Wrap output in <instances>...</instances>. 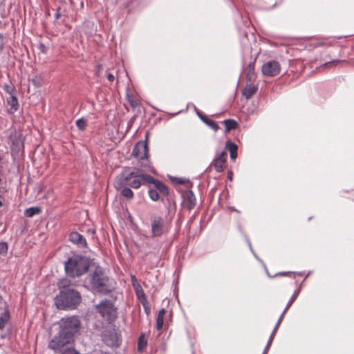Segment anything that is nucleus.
I'll return each mask as SVG.
<instances>
[{"label": "nucleus", "instance_id": "nucleus-46", "mask_svg": "<svg viewBox=\"0 0 354 354\" xmlns=\"http://www.w3.org/2000/svg\"><path fill=\"white\" fill-rule=\"evenodd\" d=\"M165 313H166L165 310L164 308H162V309H160V310H159V312H158V316H157V317L164 318V316H165Z\"/></svg>", "mask_w": 354, "mask_h": 354}, {"label": "nucleus", "instance_id": "nucleus-40", "mask_svg": "<svg viewBox=\"0 0 354 354\" xmlns=\"http://www.w3.org/2000/svg\"><path fill=\"white\" fill-rule=\"evenodd\" d=\"M163 319H164V318H162V317H157V318H156V328H157V330H160L162 328Z\"/></svg>", "mask_w": 354, "mask_h": 354}, {"label": "nucleus", "instance_id": "nucleus-44", "mask_svg": "<svg viewBox=\"0 0 354 354\" xmlns=\"http://www.w3.org/2000/svg\"><path fill=\"white\" fill-rule=\"evenodd\" d=\"M172 180L176 182L178 185H183L185 183V180L178 178H174Z\"/></svg>", "mask_w": 354, "mask_h": 354}, {"label": "nucleus", "instance_id": "nucleus-30", "mask_svg": "<svg viewBox=\"0 0 354 354\" xmlns=\"http://www.w3.org/2000/svg\"><path fill=\"white\" fill-rule=\"evenodd\" d=\"M136 294H137L138 299L140 300L142 304L144 305L145 302L147 301V299H146L145 295L144 292L142 291V289L138 290L137 288Z\"/></svg>", "mask_w": 354, "mask_h": 354}, {"label": "nucleus", "instance_id": "nucleus-32", "mask_svg": "<svg viewBox=\"0 0 354 354\" xmlns=\"http://www.w3.org/2000/svg\"><path fill=\"white\" fill-rule=\"evenodd\" d=\"M285 314H286V313L283 312L281 313V315H280V317H279V319H278V321H277V324H276V325L274 326V330H273V331L272 333V334H273V337H274L275 333H276L277 330H278V328H279V326L281 324V322H282V319H283Z\"/></svg>", "mask_w": 354, "mask_h": 354}, {"label": "nucleus", "instance_id": "nucleus-8", "mask_svg": "<svg viewBox=\"0 0 354 354\" xmlns=\"http://www.w3.org/2000/svg\"><path fill=\"white\" fill-rule=\"evenodd\" d=\"M102 339L110 347H118L120 344V335L114 328L104 330L102 335Z\"/></svg>", "mask_w": 354, "mask_h": 354}, {"label": "nucleus", "instance_id": "nucleus-11", "mask_svg": "<svg viewBox=\"0 0 354 354\" xmlns=\"http://www.w3.org/2000/svg\"><path fill=\"white\" fill-rule=\"evenodd\" d=\"M132 156L138 160H143L147 158L148 147L146 142L139 141L135 145Z\"/></svg>", "mask_w": 354, "mask_h": 354}, {"label": "nucleus", "instance_id": "nucleus-3", "mask_svg": "<svg viewBox=\"0 0 354 354\" xmlns=\"http://www.w3.org/2000/svg\"><path fill=\"white\" fill-rule=\"evenodd\" d=\"M82 297L75 290H61L55 299V304L58 309H75L80 304Z\"/></svg>", "mask_w": 354, "mask_h": 354}, {"label": "nucleus", "instance_id": "nucleus-22", "mask_svg": "<svg viewBox=\"0 0 354 354\" xmlns=\"http://www.w3.org/2000/svg\"><path fill=\"white\" fill-rule=\"evenodd\" d=\"M147 345V339L144 334H142L138 341V350L139 352H143Z\"/></svg>", "mask_w": 354, "mask_h": 354}, {"label": "nucleus", "instance_id": "nucleus-48", "mask_svg": "<svg viewBox=\"0 0 354 354\" xmlns=\"http://www.w3.org/2000/svg\"><path fill=\"white\" fill-rule=\"evenodd\" d=\"M233 173L232 171H229L227 174V178L230 180H232Z\"/></svg>", "mask_w": 354, "mask_h": 354}, {"label": "nucleus", "instance_id": "nucleus-5", "mask_svg": "<svg viewBox=\"0 0 354 354\" xmlns=\"http://www.w3.org/2000/svg\"><path fill=\"white\" fill-rule=\"evenodd\" d=\"M95 308L103 319L109 322L114 321L117 317V309L109 300H102L95 306Z\"/></svg>", "mask_w": 354, "mask_h": 354}, {"label": "nucleus", "instance_id": "nucleus-49", "mask_svg": "<svg viewBox=\"0 0 354 354\" xmlns=\"http://www.w3.org/2000/svg\"><path fill=\"white\" fill-rule=\"evenodd\" d=\"M60 16H61V15H60V13H59V12H57L55 13V19H59Z\"/></svg>", "mask_w": 354, "mask_h": 354}, {"label": "nucleus", "instance_id": "nucleus-17", "mask_svg": "<svg viewBox=\"0 0 354 354\" xmlns=\"http://www.w3.org/2000/svg\"><path fill=\"white\" fill-rule=\"evenodd\" d=\"M257 91V86L253 84H248L242 91L243 95L246 99L251 98Z\"/></svg>", "mask_w": 354, "mask_h": 354}, {"label": "nucleus", "instance_id": "nucleus-23", "mask_svg": "<svg viewBox=\"0 0 354 354\" xmlns=\"http://www.w3.org/2000/svg\"><path fill=\"white\" fill-rule=\"evenodd\" d=\"M225 125V131L228 132L231 129H234L237 127V122L232 119L225 120L223 122Z\"/></svg>", "mask_w": 354, "mask_h": 354}, {"label": "nucleus", "instance_id": "nucleus-43", "mask_svg": "<svg viewBox=\"0 0 354 354\" xmlns=\"http://www.w3.org/2000/svg\"><path fill=\"white\" fill-rule=\"evenodd\" d=\"M38 48L42 53L45 54L47 52V47L42 43L38 45Z\"/></svg>", "mask_w": 354, "mask_h": 354}, {"label": "nucleus", "instance_id": "nucleus-28", "mask_svg": "<svg viewBox=\"0 0 354 354\" xmlns=\"http://www.w3.org/2000/svg\"><path fill=\"white\" fill-rule=\"evenodd\" d=\"M149 195L150 198L153 201H157L160 198V192L153 189H149Z\"/></svg>", "mask_w": 354, "mask_h": 354}, {"label": "nucleus", "instance_id": "nucleus-37", "mask_svg": "<svg viewBox=\"0 0 354 354\" xmlns=\"http://www.w3.org/2000/svg\"><path fill=\"white\" fill-rule=\"evenodd\" d=\"M273 334H271L270 336V338L268 341L267 345L266 346V348H264V351L262 354H267L268 352V350L272 344V340H273Z\"/></svg>", "mask_w": 354, "mask_h": 354}, {"label": "nucleus", "instance_id": "nucleus-13", "mask_svg": "<svg viewBox=\"0 0 354 354\" xmlns=\"http://www.w3.org/2000/svg\"><path fill=\"white\" fill-rule=\"evenodd\" d=\"M145 181L146 183H151L154 185L155 190H157L160 192V194L167 196L169 194L168 189L167 186L162 183V182L155 179L153 177H152L150 175H148L145 176Z\"/></svg>", "mask_w": 354, "mask_h": 354}, {"label": "nucleus", "instance_id": "nucleus-51", "mask_svg": "<svg viewBox=\"0 0 354 354\" xmlns=\"http://www.w3.org/2000/svg\"><path fill=\"white\" fill-rule=\"evenodd\" d=\"M130 104L132 106H135V104H134V102L131 101L130 102Z\"/></svg>", "mask_w": 354, "mask_h": 354}, {"label": "nucleus", "instance_id": "nucleus-34", "mask_svg": "<svg viewBox=\"0 0 354 354\" xmlns=\"http://www.w3.org/2000/svg\"><path fill=\"white\" fill-rule=\"evenodd\" d=\"M285 314H286V313L283 312L281 313V315H280V317H279V319H278V321H277V324H276V325L274 326V330H273V331L272 333V334H273V337H274L275 333H276L277 330H278V328H279V326L281 324V322H282V319H283Z\"/></svg>", "mask_w": 354, "mask_h": 354}, {"label": "nucleus", "instance_id": "nucleus-26", "mask_svg": "<svg viewBox=\"0 0 354 354\" xmlns=\"http://www.w3.org/2000/svg\"><path fill=\"white\" fill-rule=\"evenodd\" d=\"M9 319V314L5 311L0 317V330H2Z\"/></svg>", "mask_w": 354, "mask_h": 354}, {"label": "nucleus", "instance_id": "nucleus-7", "mask_svg": "<svg viewBox=\"0 0 354 354\" xmlns=\"http://www.w3.org/2000/svg\"><path fill=\"white\" fill-rule=\"evenodd\" d=\"M73 339V337L67 334H63V332L59 330L58 335L49 342L48 347L55 351H64L66 349L64 347L71 344Z\"/></svg>", "mask_w": 354, "mask_h": 354}, {"label": "nucleus", "instance_id": "nucleus-2", "mask_svg": "<svg viewBox=\"0 0 354 354\" xmlns=\"http://www.w3.org/2000/svg\"><path fill=\"white\" fill-rule=\"evenodd\" d=\"M147 176L142 170L138 168L133 169L131 172L124 171L116 176L114 187L118 191L125 186L138 189L142 183H146Z\"/></svg>", "mask_w": 354, "mask_h": 354}, {"label": "nucleus", "instance_id": "nucleus-19", "mask_svg": "<svg viewBox=\"0 0 354 354\" xmlns=\"http://www.w3.org/2000/svg\"><path fill=\"white\" fill-rule=\"evenodd\" d=\"M7 103L10 106V109L9 110L10 113H14L17 111L19 108V104L18 100L16 96L14 95H11L8 99H7Z\"/></svg>", "mask_w": 354, "mask_h": 354}, {"label": "nucleus", "instance_id": "nucleus-24", "mask_svg": "<svg viewBox=\"0 0 354 354\" xmlns=\"http://www.w3.org/2000/svg\"><path fill=\"white\" fill-rule=\"evenodd\" d=\"M41 212V209L39 207H32L28 208L24 212V215L27 217H32Z\"/></svg>", "mask_w": 354, "mask_h": 354}, {"label": "nucleus", "instance_id": "nucleus-10", "mask_svg": "<svg viewBox=\"0 0 354 354\" xmlns=\"http://www.w3.org/2000/svg\"><path fill=\"white\" fill-rule=\"evenodd\" d=\"M261 71L263 75L268 77H274L279 74L281 71L280 64L275 61L272 60L266 62L261 67Z\"/></svg>", "mask_w": 354, "mask_h": 354}, {"label": "nucleus", "instance_id": "nucleus-35", "mask_svg": "<svg viewBox=\"0 0 354 354\" xmlns=\"http://www.w3.org/2000/svg\"><path fill=\"white\" fill-rule=\"evenodd\" d=\"M8 244L6 242H1L0 243V254L5 255L8 252Z\"/></svg>", "mask_w": 354, "mask_h": 354}, {"label": "nucleus", "instance_id": "nucleus-47", "mask_svg": "<svg viewBox=\"0 0 354 354\" xmlns=\"http://www.w3.org/2000/svg\"><path fill=\"white\" fill-rule=\"evenodd\" d=\"M107 79H108V80L109 82H112L114 80L115 77H114V75L113 74L109 73L107 75Z\"/></svg>", "mask_w": 354, "mask_h": 354}, {"label": "nucleus", "instance_id": "nucleus-6", "mask_svg": "<svg viewBox=\"0 0 354 354\" xmlns=\"http://www.w3.org/2000/svg\"><path fill=\"white\" fill-rule=\"evenodd\" d=\"M61 322L60 330L63 332V334H67L73 337L74 334L77 332L80 328V322L79 319L75 316H73L62 318Z\"/></svg>", "mask_w": 354, "mask_h": 354}, {"label": "nucleus", "instance_id": "nucleus-39", "mask_svg": "<svg viewBox=\"0 0 354 354\" xmlns=\"http://www.w3.org/2000/svg\"><path fill=\"white\" fill-rule=\"evenodd\" d=\"M62 354H80L76 350L72 347H66Z\"/></svg>", "mask_w": 354, "mask_h": 354}, {"label": "nucleus", "instance_id": "nucleus-1", "mask_svg": "<svg viewBox=\"0 0 354 354\" xmlns=\"http://www.w3.org/2000/svg\"><path fill=\"white\" fill-rule=\"evenodd\" d=\"M85 286L93 292L107 295L113 289V281L105 274L102 268L91 270L84 280Z\"/></svg>", "mask_w": 354, "mask_h": 354}, {"label": "nucleus", "instance_id": "nucleus-21", "mask_svg": "<svg viewBox=\"0 0 354 354\" xmlns=\"http://www.w3.org/2000/svg\"><path fill=\"white\" fill-rule=\"evenodd\" d=\"M225 164L226 163L223 162V160H219L215 157L211 163V166H213L217 172H222L224 169Z\"/></svg>", "mask_w": 354, "mask_h": 354}, {"label": "nucleus", "instance_id": "nucleus-12", "mask_svg": "<svg viewBox=\"0 0 354 354\" xmlns=\"http://www.w3.org/2000/svg\"><path fill=\"white\" fill-rule=\"evenodd\" d=\"M9 139L12 143L11 150L12 151L19 152L24 148V142L20 133L16 131L12 132Z\"/></svg>", "mask_w": 354, "mask_h": 354}, {"label": "nucleus", "instance_id": "nucleus-45", "mask_svg": "<svg viewBox=\"0 0 354 354\" xmlns=\"http://www.w3.org/2000/svg\"><path fill=\"white\" fill-rule=\"evenodd\" d=\"M292 273L290 272H278L276 274H274V276H270L268 274V276L270 277H278V276H285V275H290V274H292Z\"/></svg>", "mask_w": 354, "mask_h": 354}, {"label": "nucleus", "instance_id": "nucleus-53", "mask_svg": "<svg viewBox=\"0 0 354 354\" xmlns=\"http://www.w3.org/2000/svg\"><path fill=\"white\" fill-rule=\"evenodd\" d=\"M3 205V203L1 201H0V207H1Z\"/></svg>", "mask_w": 354, "mask_h": 354}, {"label": "nucleus", "instance_id": "nucleus-27", "mask_svg": "<svg viewBox=\"0 0 354 354\" xmlns=\"http://www.w3.org/2000/svg\"><path fill=\"white\" fill-rule=\"evenodd\" d=\"M299 290H296L295 291V292L293 293V295H292V297H290V300L288 301L285 309L283 310V312L286 313L288 311V310L289 309V308L292 306V304L294 303V301H295V299H297L298 295H299Z\"/></svg>", "mask_w": 354, "mask_h": 354}, {"label": "nucleus", "instance_id": "nucleus-14", "mask_svg": "<svg viewBox=\"0 0 354 354\" xmlns=\"http://www.w3.org/2000/svg\"><path fill=\"white\" fill-rule=\"evenodd\" d=\"M73 278L68 277L62 279L59 281L57 283V286L59 290H74L73 287L76 286L77 285V281L73 279Z\"/></svg>", "mask_w": 354, "mask_h": 354}, {"label": "nucleus", "instance_id": "nucleus-42", "mask_svg": "<svg viewBox=\"0 0 354 354\" xmlns=\"http://www.w3.org/2000/svg\"><path fill=\"white\" fill-rule=\"evenodd\" d=\"M4 88H5V91L8 94H10V95H13V92L15 91V88L13 86H9V85H6V86H5Z\"/></svg>", "mask_w": 354, "mask_h": 354}, {"label": "nucleus", "instance_id": "nucleus-50", "mask_svg": "<svg viewBox=\"0 0 354 354\" xmlns=\"http://www.w3.org/2000/svg\"><path fill=\"white\" fill-rule=\"evenodd\" d=\"M146 304H147V301L145 302V304L143 305V306L145 307V311L148 313V311L149 310V309L147 307Z\"/></svg>", "mask_w": 354, "mask_h": 354}, {"label": "nucleus", "instance_id": "nucleus-9", "mask_svg": "<svg viewBox=\"0 0 354 354\" xmlns=\"http://www.w3.org/2000/svg\"><path fill=\"white\" fill-rule=\"evenodd\" d=\"M150 221L152 236H160L164 232V219L160 216L152 215L150 218Z\"/></svg>", "mask_w": 354, "mask_h": 354}, {"label": "nucleus", "instance_id": "nucleus-55", "mask_svg": "<svg viewBox=\"0 0 354 354\" xmlns=\"http://www.w3.org/2000/svg\"><path fill=\"white\" fill-rule=\"evenodd\" d=\"M231 209H232V210H233V211H236V210L234 208H233V207H232V208H231Z\"/></svg>", "mask_w": 354, "mask_h": 354}, {"label": "nucleus", "instance_id": "nucleus-33", "mask_svg": "<svg viewBox=\"0 0 354 354\" xmlns=\"http://www.w3.org/2000/svg\"><path fill=\"white\" fill-rule=\"evenodd\" d=\"M285 314H286V313L283 312L281 313V315H280V317H279V319H278V321H277V324H276V325L274 326V330H273V331L272 333V334H273V337H274L275 333H276L277 330H278V328H279V326L281 324V322H282V319H283Z\"/></svg>", "mask_w": 354, "mask_h": 354}, {"label": "nucleus", "instance_id": "nucleus-54", "mask_svg": "<svg viewBox=\"0 0 354 354\" xmlns=\"http://www.w3.org/2000/svg\"><path fill=\"white\" fill-rule=\"evenodd\" d=\"M100 354H110V353H104V352H102Z\"/></svg>", "mask_w": 354, "mask_h": 354}, {"label": "nucleus", "instance_id": "nucleus-38", "mask_svg": "<svg viewBox=\"0 0 354 354\" xmlns=\"http://www.w3.org/2000/svg\"><path fill=\"white\" fill-rule=\"evenodd\" d=\"M227 152L225 151H223L216 156V158L223 160V162H225V163L227 160Z\"/></svg>", "mask_w": 354, "mask_h": 354}, {"label": "nucleus", "instance_id": "nucleus-4", "mask_svg": "<svg viewBox=\"0 0 354 354\" xmlns=\"http://www.w3.org/2000/svg\"><path fill=\"white\" fill-rule=\"evenodd\" d=\"M88 260L78 255L69 258L65 263V271L67 275L72 278L84 274L88 270Z\"/></svg>", "mask_w": 354, "mask_h": 354}, {"label": "nucleus", "instance_id": "nucleus-25", "mask_svg": "<svg viewBox=\"0 0 354 354\" xmlns=\"http://www.w3.org/2000/svg\"><path fill=\"white\" fill-rule=\"evenodd\" d=\"M120 190H121L122 196L129 200L132 199L134 196L133 191L127 186L122 187Z\"/></svg>", "mask_w": 354, "mask_h": 354}, {"label": "nucleus", "instance_id": "nucleus-31", "mask_svg": "<svg viewBox=\"0 0 354 354\" xmlns=\"http://www.w3.org/2000/svg\"><path fill=\"white\" fill-rule=\"evenodd\" d=\"M31 82L36 87H39L43 84V79L40 76L35 77Z\"/></svg>", "mask_w": 354, "mask_h": 354}, {"label": "nucleus", "instance_id": "nucleus-36", "mask_svg": "<svg viewBox=\"0 0 354 354\" xmlns=\"http://www.w3.org/2000/svg\"><path fill=\"white\" fill-rule=\"evenodd\" d=\"M342 61L339 60V59H335V60H333V61H330V62H326L324 64V67H335L336 66H337L339 63H341Z\"/></svg>", "mask_w": 354, "mask_h": 354}, {"label": "nucleus", "instance_id": "nucleus-52", "mask_svg": "<svg viewBox=\"0 0 354 354\" xmlns=\"http://www.w3.org/2000/svg\"><path fill=\"white\" fill-rule=\"evenodd\" d=\"M3 48V45L1 44H0V51L2 50Z\"/></svg>", "mask_w": 354, "mask_h": 354}, {"label": "nucleus", "instance_id": "nucleus-41", "mask_svg": "<svg viewBox=\"0 0 354 354\" xmlns=\"http://www.w3.org/2000/svg\"><path fill=\"white\" fill-rule=\"evenodd\" d=\"M248 71H249V74L248 75V76H249L250 75H254V62H250L248 66Z\"/></svg>", "mask_w": 354, "mask_h": 354}, {"label": "nucleus", "instance_id": "nucleus-16", "mask_svg": "<svg viewBox=\"0 0 354 354\" xmlns=\"http://www.w3.org/2000/svg\"><path fill=\"white\" fill-rule=\"evenodd\" d=\"M183 197L186 207L188 209H193L196 205V198L192 191H186L183 193Z\"/></svg>", "mask_w": 354, "mask_h": 354}, {"label": "nucleus", "instance_id": "nucleus-18", "mask_svg": "<svg viewBox=\"0 0 354 354\" xmlns=\"http://www.w3.org/2000/svg\"><path fill=\"white\" fill-rule=\"evenodd\" d=\"M225 148L229 151L230 158L234 160L237 157V145L231 141L226 142Z\"/></svg>", "mask_w": 354, "mask_h": 354}, {"label": "nucleus", "instance_id": "nucleus-29", "mask_svg": "<svg viewBox=\"0 0 354 354\" xmlns=\"http://www.w3.org/2000/svg\"><path fill=\"white\" fill-rule=\"evenodd\" d=\"M76 125L80 130H84L86 127L87 123L84 119L81 118L76 121Z\"/></svg>", "mask_w": 354, "mask_h": 354}, {"label": "nucleus", "instance_id": "nucleus-15", "mask_svg": "<svg viewBox=\"0 0 354 354\" xmlns=\"http://www.w3.org/2000/svg\"><path fill=\"white\" fill-rule=\"evenodd\" d=\"M69 240L77 245L80 248H86L87 243L86 239L77 232H71L69 235Z\"/></svg>", "mask_w": 354, "mask_h": 354}, {"label": "nucleus", "instance_id": "nucleus-20", "mask_svg": "<svg viewBox=\"0 0 354 354\" xmlns=\"http://www.w3.org/2000/svg\"><path fill=\"white\" fill-rule=\"evenodd\" d=\"M198 115L205 124L209 126L214 131H217L219 127L215 121L209 119L205 115H203L200 113H198Z\"/></svg>", "mask_w": 354, "mask_h": 354}]
</instances>
